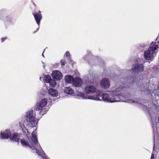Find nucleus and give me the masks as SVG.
<instances>
[{
  "instance_id": "obj_15",
  "label": "nucleus",
  "mask_w": 159,
  "mask_h": 159,
  "mask_svg": "<svg viewBox=\"0 0 159 159\" xmlns=\"http://www.w3.org/2000/svg\"><path fill=\"white\" fill-rule=\"evenodd\" d=\"M65 80L66 83H71L72 82L73 83L74 78L72 76L67 75L65 76Z\"/></svg>"
},
{
  "instance_id": "obj_18",
  "label": "nucleus",
  "mask_w": 159,
  "mask_h": 159,
  "mask_svg": "<svg viewBox=\"0 0 159 159\" xmlns=\"http://www.w3.org/2000/svg\"><path fill=\"white\" fill-rule=\"evenodd\" d=\"M29 122L32 125L34 124L36 122L35 116H32V117L29 118Z\"/></svg>"
},
{
  "instance_id": "obj_17",
  "label": "nucleus",
  "mask_w": 159,
  "mask_h": 159,
  "mask_svg": "<svg viewBox=\"0 0 159 159\" xmlns=\"http://www.w3.org/2000/svg\"><path fill=\"white\" fill-rule=\"evenodd\" d=\"M44 80L46 83H49L51 82L52 80L51 79V77L49 75H46L44 76Z\"/></svg>"
},
{
  "instance_id": "obj_24",
  "label": "nucleus",
  "mask_w": 159,
  "mask_h": 159,
  "mask_svg": "<svg viewBox=\"0 0 159 159\" xmlns=\"http://www.w3.org/2000/svg\"><path fill=\"white\" fill-rule=\"evenodd\" d=\"M154 159V155L152 154L151 159Z\"/></svg>"
},
{
  "instance_id": "obj_27",
  "label": "nucleus",
  "mask_w": 159,
  "mask_h": 159,
  "mask_svg": "<svg viewBox=\"0 0 159 159\" xmlns=\"http://www.w3.org/2000/svg\"><path fill=\"white\" fill-rule=\"evenodd\" d=\"M158 86H159V83Z\"/></svg>"
},
{
  "instance_id": "obj_11",
  "label": "nucleus",
  "mask_w": 159,
  "mask_h": 159,
  "mask_svg": "<svg viewBox=\"0 0 159 159\" xmlns=\"http://www.w3.org/2000/svg\"><path fill=\"white\" fill-rule=\"evenodd\" d=\"M111 94L109 95L107 93H103L102 96L100 95V96L102 97L103 100L111 102Z\"/></svg>"
},
{
  "instance_id": "obj_10",
  "label": "nucleus",
  "mask_w": 159,
  "mask_h": 159,
  "mask_svg": "<svg viewBox=\"0 0 159 159\" xmlns=\"http://www.w3.org/2000/svg\"><path fill=\"white\" fill-rule=\"evenodd\" d=\"M10 139L11 141L19 142L20 140V134L18 133L12 134L11 135Z\"/></svg>"
},
{
  "instance_id": "obj_19",
  "label": "nucleus",
  "mask_w": 159,
  "mask_h": 159,
  "mask_svg": "<svg viewBox=\"0 0 159 159\" xmlns=\"http://www.w3.org/2000/svg\"><path fill=\"white\" fill-rule=\"evenodd\" d=\"M33 112L32 110L30 111H28L26 113V117L27 118H30V117H32V116H33Z\"/></svg>"
},
{
  "instance_id": "obj_4",
  "label": "nucleus",
  "mask_w": 159,
  "mask_h": 159,
  "mask_svg": "<svg viewBox=\"0 0 159 159\" xmlns=\"http://www.w3.org/2000/svg\"><path fill=\"white\" fill-rule=\"evenodd\" d=\"M132 70L135 72H139L143 71L144 70L143 64H136L133 66Z\"/></svg>"
},
{
  "instance_id": "obj_16",
  "label": "nucleus",
  "mask_w": 159,
  "mask_h": 159,
  "mask_svg": "<svg viewBox=\"0 0 159 159\" xmlns=\"http://www.w3.org/2000/svg\"><path fill=\"white\" fill-rule=\"evenodd\" d=\"M64 91L66 93L68 94H72L74 93V91L70 87H66Z\"/></svg>"
},
{
  "instance_id": "obj_21",
  "label": "nucleus",
  "mask_w": 159,
  "mask_h": 159,
  "mask_svg": "<svg viewBox=\"0 0 159 159\" xmlns=\"http://www.w3.org/2000/svg\"><path fill=\"white\" fill-rule=\"evenodd\" d=\"M60 62L61 64V65L62 66H65V63H66V62L65 60H61L60 61Z\"/></svg>"
},
{
  "instance_id": "obj_25",
  "label": "nucleus",
  "mask_w": 159,
  "mask_h": 159,
  "mask_svg": "<svg viewBox=\"0 0 159 159\" xmlns=\"http://www.w3.org/2000/svg\"><path fill=\"white\" fill-rule=\"evenodd\" d=\"M157 96L159 97V91L157 93Z\"/></svg>"
},
{
  "instance_id": "obj_6",
  "label": "nucleus",
  "mask_w": 159,
  "mask_h": 159,
  "mask_svg": "<svg viewBox=\"0 0 159 159\" xmlns=\"http://www.w3.org/2000/svg\"><path fill=\"white\" fill-rule=\"evenodd\" d=\"M85 91L87 93H93L96 92L97 89L95 87L92 85H89L86 87Z\"/></svg>"
},
{
  "instance_id": "obj_2",
  "label": "nucleus",
  "mask_w": 159,
  "mask_h": 159,
  "mask_svg": "<svg viewBox=\"0 0 159 159\" xmlns=\"http://www.w3.org/2000/svg\"><path fill=\"white\" fill-rule=\"evenodd\" d=\"M156 44V43L152 42L150 45V48L145 52L144 57L146 60H149L152 58L154 52L158 48Z\"/></svg>"
},
{
  "instance_id": "obj_23",
  "label": "nucleus",
  "mask_w": 159,
  "mask_h": 159,
  "mask_svg": "<svg viewBox=\"0 0 159 159\" xmlns=\"http://www.w3.org/2000/svg\"><path fill=\"white\" fill-rule=\"evenodd\" d=\"M7 39V37H4V38H2V39H1V42H2L3 41H4V40H6V39Z\"/></svg>"
},
{
  "instance_id": "obj_12",
  "label": "nucleus",
  "mask_w": 159,
  "mask_h": 159,
  "mask_svg": "<svg viewBox=\"0 0 159 159\" xmlns=\"http://www.w3.org/2000/svg\"><path fill=\"white\" fill-rule=\"evenodd\" d=\"M82 82L81 79L79 78H75L73 80V84L76 87H79L81 85Z\"/></svg>"
},
{
  "instance_id": "obj_9",
  "label": "nucleus",
  "mask_w": 159,
  "mask_h": 159,
  "mask_svg": "<svg viewBox=\"0 0 159 159\" xmlns=\"http://www.w3.org/2000/svg\"><path fill=\"white\" fill-rule=\"evenodd\" d=\"M100 85L105 89L109 88L110 85L109 80L106 78L103 79L101 81Z\"/></svg>"
},
{
  "instance_id": "obj_13",
  "label": "nucleus",
  "mask_w": 159,
  "mask_h": 159,
  "mask_svg": "<svg viewBox=\"0 0 159 159\" xmlns=\"http://www.w3.org/2000/svg\"><path fill=\"white\" fill-rule=\"evenodd\" d=\"M111 102H118L120 100V96L119 94L116 95L111 94Z\"/></svg>"
},
{
  "instance_id": "obj_26",
  "label": "nucleus",
  "mask_w": 159,
  "mask_h": 159,
  "mask_svg": "<svg viewBox=\"0 0 159 159\" xmlns=\"http://www.w3.org/2000/svg\"><path fill=\"white\" fill-rule=\"evenodd\" d=\"M42 55L44 57V55H43V53L42 54Z\"/></svg>"
},
{
  "instance_id": "obj_8",
  "label": "nucleus",
  "mask_w": 159,
  "mask_h": 159,
  "mask_svg": "<svg viewBox=\"0 0 159 159\" xmlns=\"http://www.w3.org/2000/svg\"><path fill=\"white\" fill-rule=\"evenodd\" d=\"M0 138L2 139L10 138L11 135V133L10 130L6 129L3 133L1 132L0 133Z\"/></svg>"
},
{
  "instance_id": "obj_22",
  "label": "nucleus",
  "mask_w": 159,
  "mask_h": 159,
  "mask_svg": "<svg viewBox=\"0 0 159 159\" xmlns=\"http://www.w3.org/2000/svg\"><path fill=\"white\" fill-rule=\"evenodd\" d=\"M65 54L66 57H67L68 58H70V54L69 51H66V52Z\"/></svg>"
},
{
  "instance_id": "obj_20",
  "label": "nucleus",
  "mask_w": 159,
  "mask_h": 159,
  "mask_svg": "<svg viewBox=\"0 0 159 159\" xmlns=\"http://www.w3.org/2000/svg\"><path fill=\"white\" fill-rule=\"evenodd\" d=\"M50 85H52V87H54L56 85V82L55 80H52L51 82L50 83Z\"/></svg>"
},
{
  "instance_id": "obj_7",
  "label": "nucleus",
  "mask_w": 159,
  "mask_h": 159,
  "mask_svg": "<svg viewBox=\"0 0 159 159\" xmlns=\"http://www.w3.org/2000/svg\"><path fill=\"white\" fill-rule=\"evenodd\" d=\"M52 76L54 80H61L62 77V74L59 71L55 70L52 72Z\"/></svg>"
},
{
  "instance_id": "obj_14",
  "label": "nucleus",
  "mask_w": 159,
  "mask_h": 159,
  "mask_svg": "<svg viewBox=\"0 0 159 159\" xmlns=\"http://www.w3.org/2000/svg\"><path fill=\"white\" fill-rule=\"evenodd\" d=\"M49 94L52 96L56 97L57 95V91L52 88H50L48 90Z\"/></svg>"
},
{
  "instance_id": "obj_5",
  "label": "nucleus",
  "mask_w": 159,
  "mask_h": 159,
  "mask_svg": "<svg viewBox=\"0 0 159 159\" xmlns=\"http://www.w3.org/2000/svg\"><path fill=\"white\" fill-rule=\"evenodd\" d=\"M33 15L34 17L37 24L39 26L40 24L41 20L42 18L41 11H39L37 13H33Z\"/></svg>"
},
{
  "instance_id": "obj_1",
  "label": "nucleus",
  "mask_w": 159,
  "mask_h": 159,
  "mask_svg": "<svg viewBox=\"0 0 159 159\" xmlns=\"http://www.w3.org/2000/svg\"><path fill=\"white\" fill-rule=\"evenodd\" d=\"M31 135L32 137L31 139L29 140L30 143L28 140L24 138L20 139V143L23 147H28L31 149H34L36 150V152L37 153V150L39 147H40V146L38 142L36 133L34 131H33L31 134Z\"/></svg>"
},
{
  "instance_id": "obj_3",
  "label": "nucleus",
  "mask_w": 159,
  "mask_h": 159,
  "mask_svg": "<svg viewBox=\"0 0 159 159\" xmlns=\"http://www.w3.org/2000/svg\"><path fill=\"white\" fill-rule=\"evenodd\" d=\"M47 103V99L43 98L40 102H38L36 105V110L39 111L45 107Z\"/></svg>"
}]
</instances>
